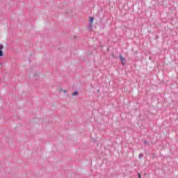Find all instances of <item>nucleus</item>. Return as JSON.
<instances>
[{
  "label": "nucleus",
  "instance_id": "f257e3e1",
  "mask_svg": "<svg viewBox=\"0 0 178 178\" xmlns=\"http://www.w3.org/2000/svg\"><path fill=\"white\" fill-rule=\"evenodd\" d=\"M92 22H94V17H90V23H89V29H91L92 27Z\"/></svg>",
  "mask_w": 178,
  "mask_h": 178
},
{
  "label": "nucleus",
  "instance_id": "f03ea898",
  "mask_svg": "<svg viewBox=\"0 0 178 178\" xmlns=\"http://www.w3.org/2000/svg\"><path fill=\"white\" fill-rule=\"evenodd\" d=\"M120 60L122 61V65H123V66H124V60H126V58H123L122 56V54H120Z\"/></svg>",
  "mask_w": 178,
  "mask_h": 178
},
{
  "label": "nucleus",
  "instance_id": "7ed1b4c3",
  "mask_svg": "<svg viewBox=\"0 0 178 178\" xmlns=\"http://www.w3.org/2000/svg\"><path fill=\"white\" fill-rule=\"evenodd\" d=\"M78 95H79V92L77 91H75L74 93H72L73 96Z\"/></svg>",
  "mask_w": 178,
  "mask_h": 178
},
{
  "label": "nucleus",
  "instance_id": "20e7f679",
  "mask_svg": "<svg viewBox=\"0 0 178 178\" xmlns=\"http://www.w3.org/2000/svg\"><path fill=\"white\" fill-rule=\"evenodd\" d=\"M0 56H3V51L2 50H0Z\"/></svg>",
  "mask_w": 178,
  "mask_h": 178
},
{
  "label": "nucleus",
  "instance_id": "39448f33",
  "mask_svg": "<svg viewBox=\"0 0 178 178\" xmlns=\"http://www.w3.org/2000/svg\"><path fill=\"white\" fill-rule=\"evenodd\" d=\"M144 157V154H143V153L139 154V158H143Z\"/></svg>",
  "mask_w": 178,
  "mask_h": 178
},
{
  "label": "nucleus",
  "instance_id": "423d86ee",
  "mask_svg": "<svg viewBox=\"0 0 178 178\" xmlns=\"http://www.w3.org/2000/svg\"><path fill=\"white\" fill-rule=\"evenodd\" d=\"M0 49H3V46H2V44H0Z\"/></svg>",
  "mask_w": 178,
  "mask_h": 178
},
{
  "label": "nucleus",
  "instance_id": "0eeeda50",
  "mask_svg": "<svg viewBox=\"0 0 178 178\" xmlns=\"http://www.w3.org/2000/svg\"><path fill=\"white\" fill-rule=\"evenodd\" d=\"M138 176L139 178H141V175L138 174Z\"/></svg>",
  "mask_w": 178,
  "mask_h": 178
},
{
  "label": "nucleus",
  "instance_id": "6e6552de",
  "mask_svg": "<svg viewBox=\"0 0 178 178\" xmlns=\"http://www.w3.org/2000/svg\"><path fill=\"white\" fill-rule=\"evenodd\" d=\"M145 144H148V141L145 140Z\"/></svg>",
  "mask_w": 178,
  "mask_h": 178
}]
</instances>
